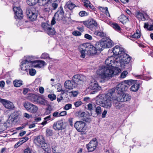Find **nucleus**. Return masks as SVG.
I'll list each match as a JSON object with an SVG mask.
<instances>
[{
    "label": "nucleus",
    "instance_id": "f257e3e1",
    "mask_svg": "<svg viewBox=\"0 0 153 153\" xmlns=\"http://www.w3.org/2000/svg\"><path fill=\"white\" fill-rule=\"evenodd\" d=\"M105 64L108 67L102 66L97 70V74L99 77L103 80H107L111 77L114 74V68L118 67L117 58L113 56L108 57L105 61Z\"/></svg>",
    "mask_w": 153,
    "mask_h": 153
},
{
    "label": "nucleus",
    "instance_id": "f03ea898",
    "mask_svg": "<svg viewBox=\"0 0 153 153\" xmlns=\"http://www.w3.org/2000/svg\"><path fill=\"white\" fill-rule=\"evenodd\" d=\"M114 94V88L108 90L105 95L102 94L97 97L96 101V104L105 108H110L112 105V101L116 99Z\"/></svg>",
    "mask_w": 153,
    "mask_h": 153
},
{
    "label": "nucleus",
    "instance_id": "7ed1b4c3",
    "mask_svg": "<svg viewBox=\"0 0 153 153\" xmlns=\"http://www.w3.org/2000/svg\"><path fill=\"white\" fill-rule=\"evenodd\" d=\"M131 59V57L125 52L117 58L118 66L120 65L122 68H124L126 65L129 64Z\"/></svg>",
    "mask_w": 153,
    "mask_h": 153
},
{
    "label": "nucleus",
    "instance_id": "20e7f679",
    "mask_svg": "<svg viewBox=\"0 0 153 153\" xmlns=\"http://www.w3.org/2000/svg\"><path fill=\"white\" fill-rule=\"evenodd\" d=\"M88 46L87 47L88 49V53L90 55L95 54L97 53V51H102V48H100L98 45H96V43L95 45V46L90 45L88 43H86Z\"/></svg>",
    "mask_w": 153,
    "mask_h": 153
},
{
    "label": "nucleus",
    "instance_id": "39448f33",
    "mask_svg": "<svg viewBox=\"0 0 153 153\" xmlns=\"http://www.w3.org/2000/svg\"><path fill=\"white\" fill-rule=\"evenodd\" d=\"M113 44L112 41L110 39H103L100 42H96V45H99L100 48H108L111 47Z\"/></svg>",
    "mask_w": 153,
    "mask_h": 153
},
{
    "label": "nucleus",
    "instance_id": "423d86ee",
    "mask_svg": "<svg viewBox=\"0 0 153 153\" xmlns=\"http://www.w3.org/2000/svg\"><path fill=\"white\" fill-rule=\"evenodd\" d=\"M23 105L27 111L32 113H36L38 110L37 106L28 102L24 103Z\"/></svg>",
    "mask_w": 153,
    "mask_h": 153
},
{
    "label": "nucleus",
    "instance_id": "0eeeda50",
    "mask_svg": "<svg viewBox=\"0 0 153 153\" xmlns=\"http://www.w3.org/2000/svg\"><path fill=\"white\" fill-rule=\"evenodd\" d=\"M73 80L77 84L79 87H81L84 81L86 80V77L81 74H77L73 77Z\"/></svg>",
    "mask_w": 153,
    "mask_h": 153
},
{
    "label": "nucleus",
    "instance_id": "6e6552de",
    "mask_svg": "<svg viewBox=\"0 0 153 153\" xmlns=\"http://www.w3.org/2000/svg\"><path fill=\"white\" fill-rule=\"evenodd\" d=\"M74 126L77 131L79 132H84L87 129L85 123L82 121L76 122L74 124Z\"/></svg>",
    "mask_w": 153,
    "mask_h": 153
},
{
    "label": "nucleus",
    "instance_id": "1a4fd4ad",
    "mask_svg": "<svg viewBox=\"0 0 153 153\" xmlns=\"http://www.w3.org/2000/svg\"><path fill=\"white\" fill-rule=\"evenodd\" d=\"M11 114L10 115V120L13 122L16 123L20 119L22 113L19 110L11 111Z\"/></svg>",
    "mask_w": 153,
    "mask_h": 153
},
{
    "label": "nucleus",
    "instance_id": "9d476101",
    "mask_svg": "<svg viewBox=\"0 0 153 153\" xmlns=\"http://www.w3.org/2000/svg\"><path fill=\"white\" fill-rule=\"evenodd\" d=\"M20 66L21 70L27 71L28 69L32 67L31 61L28 59L23 60L21 62Z\"/></svg>",
    "mask_w": 153,
    "mask_h": 153
},
{
    "label": "nucleus",
    "instance_id": "9b49d317",
    "mask_svg": "<svg viewBox=\"0 0 153 153\" xmlns=\"http://www.w3.org/2000/svg\"><path fill=\"white\" fill-rule=\"evenodd\" d=\"M13 10L15 15V16L16 19H21L23 18V15L22 11L20 7H17L13 4Z\"/></svg>",
    "mask_w": 153,
    "mask_h": 153
},
{
    "label": "nucleus",
    "instance_id": "f8f14e48",
    "mask_svg": "<svg viewBox=\"0 0 153 153\" xmlns=\"http://www.w3.org/2000/svg\"><path fill=\"white\" fill-rule=\"evenodd\" d=\"M112 51L114 55H118V57L125 52L124 49L120 45L115 46L113 48Z\"/></svg>",
    "mask_w": 153,
    "mask_h": 153
},
{
    "label": "nucleus",
    "instance_id": "ddd939ff",
    "mask_svg": "<svg viewBox=\"0 0 153 153\" xmlns=\"http://www.w3.org/2000/svg\"><path fill=\"white\" fill-rule=\"evenodd\" d=\"M80 22L82 23L86 27L90 29L97 27V22L93 19H91L87 21H81Z\"/></svg>",
    "mask_w": 153,
    "mask_h": 153
},
{
    "label": "nucleus",
    "instance_id": "4468645a",
    "mask_svg": "<svg viewBox=\"0 0 153 153\" xmlns=\"http://www.w3.org/2000/svg\"><path fill=\"white\" fill-rule=\"evenodd\" d=\"M97 145V141L96 139H94L91 140L86 145L87 149L90 152H92L96 149Z\"/></svg>",
    "mask_w": 153,
    "mask_h": 153
},
{
    "label": "nucleus",
    "instance_id": "2eb2a0df",
    "mask_svg": "<svg viewBox=\"0 0 153 153\" xmlns=\"http://www.w3.org/2000/svg\"><path fill=\"white\" fill-rule=\"evenodd\" d=\"M126 84L123 82L119 83L115 89L118 94L122 93L123 91H126L128 89V87L126 85Z\"/></svg>",
    "mask_w": 153,
    "mask_h": 153
},
{
    "label": "nucleus",
    "instance_id": "dca6fc26",
    "mask_svg": "<svg viewBox=\"0 0 153 153\" xmlns=\"http://www.w3.org/2000/svg\"><path fill=\"white\" fill-rule=\"evenodd\" d=\"M64 86L66 89L71 90L76 87H79L76 82L73 80L72 81L68 80L64 83Z\"/></svg>",
    "mask_w": 153,
    "mask_h": 153
},
{
    "label": "nucleus",
    "instance_id": "f3484780",
    "mask_svg": "<svg viewBox=\"0 0 153 153\" xmlns=\"http://www.w3.org/2000/svg\"><path fill=\"white\" fill-rule=\"evenodd\" d=\"M64 17L63 9L62 6H60L59 10L55 14L54 18L56 20L60 21L62 20Z\"/></svg>",
    "mask_w": 153,
    "mask_h": 153
},
{
    "label": "nucleus",
    "instance_id": "a211bd4d",
    "mask_svg": "<svg viewBox=\"0 0 153 153\" xmlns=\"http://www.w3.org/2000/svg\"><path fill=\"white\" fill-rule=\"evenodd\" d=\"M26 14L29 19L31 21H34L37 18V14L33 12L30 9H27Z\"/></svg>",
    "mask_w": 153,
    "mask_h": 153
},
{
    "label": "nucleus",
    "instance_id": "6ab92c4d",
    "mask_svg": "<svg viewBox=\"0 0 153 153\" xmlns=\"http://www.w3.org/2000/svg\"><path fill=\"white\" fill-rule=\"evenodd\" d=\"M101 87L99 85L97 82L95 81H94L93 82H91V85L88 88V89L90 90H93L94 91L91 92V94H94L95 92H97L101 89Z\"/></svg>",
    "mask_w": 153,
    "mask_h": 153
},
{
    "label": "nucleus",
    "instance_id": "aec40b11",
    "mask_svg": "<svg viewBox=\"0 0 153 153\" xmlns=\"http://www.w3.org/2000/svg\"><path fill=\"white\" fill-rule=\"evenodd\" d=\"M32 67L40 68L46 65L45 62L42 60L31 61Z\"/></svg>",
    "mask_w": 153,
    "mask_h": 153
},
{
    "label": "nucleus",
    "instance_id": "412c9836",
    "mask_svg": "<svg viewBox=\"0 0 153 153\" xmlns=\"http://www.w3.org/2000/svg\"><path fill=\"white\" fill-rule=\"evenodd\" d=\"M56 131L60 130L64 128V123L62 120H60L54 123L52 126Z\"/></svg>",
    "mask_w": 153,
    "mask_h": 153
},
{
    "label": "nucleus",
    "instance_id": "4be33fe9",
    "mask_svg": "<svg viewBox=\"0 0 153 153\" xmlns=\"http://www.w3.org/2000/svg\"><path fill=\"white\" fill-rule=\"evenodd\" d=\"M87 47L88 46L86 43L81 45L79 47V49L81 53L80 57L82 58H84L86 54L85 52L87 51L88 52Z\"/></svg>",
    "mask_w": 153,
    "mask_h": 153
},
{
    "label": "nucleus",
    "instance_id": "5701e85b",
    "mask_svg": "<svg viewBox=\"0 0 153 153\" xmlns=\"http://www.w3.org/2000/svg\"><path fill=\"white\" fill-rule=\"evenodd\" d=\"M39 97V96L34 94L29 93L28 94L27 99L33 102H36Z\"/></svg>",
    "mask_w": 153,
    "mask_h": 153
},
{
    "label": "nucleus",
    "instance_id": "b1692460",
    "mask_svg": "<svg viewBox=\"0 0 153 153\" xmlns=\"http://www.w3.org/2000/svg\"><path fill=\"white\" fill-rule=\"evenodd\" d=\"M52 149L53 153H60V148L59 146H57L56 143L53 142L52 143Z\"/></svg>",
    "mask_w": 153,
    "mask_h": 153
},
{
    "label": "nucleus",
    "instance_id": "393cba45",
    "mask_svg": "<svg viewBox=\"0 0 153 153\" xmlns=\"http://www.w3.org/2000/svg\"><path fill=\"white\" fill-rule=\"evenodd\" d=\"M136 16L139 19L142 21H145L146 19V17L147 16L146 14L143 13L139 12H137L135 13Z\"/></svg>",
    "mask_w": 153,
    "mask_h": 153
},
{
    "label": "nucleus",
    "instance_id": "a878e982",
    "mask_svg": "<svg viewBox=\"0 0 153 153\" xmlns=\"http://www.w3.org/2000/svg\"><path fill=\"white\" fill-rule=\"evenodd\" d=\"M0 102L2 104L5 108L10 109V101L0 98Z\"/></svg>",
    "mask_w": 153,
    "mask_h": 153
},
{
    "label": "nucleus",
    "instance_id": "bb28decb",
    "mask_svg": "<svg viewBox=\"0 0 153 153\" xmlns=\"http://www.w3.org/2000/svg\"><path fill=\"white\" fill-rule=\"evenodd\" d=\"M37 143L41 146L45 142V140L44 137L42 135L37 137L35 140Z\"/></svg>",
    "mask_w": 153,
    "mask_h": 153
},
{
    "label": "nucleus",
    "instance_id": "cd10ccee",
    "mask_svg": "<svg viewBox=\"0 0 153 153\" xmlns=\"http://www.w3.org/2000/svg\"><path fill=\"white\" fill-rule=\"evenodd\" d=\"M28 139V138L27 137H25L22 138L19 142H18L14 146L15 148H17L19 146L22 144L23 143L26 142Z\"/></svg>",
    "mask_w": 153,
    "mask_h": 153
},
{
    "label": "nucleus",
    "instance_id": "c85d7f7f",
    "mask_svg": "<svg viewBox=\"0 0 153 153\" xmlns=\"http://www.w3.org/2000/svg\"><path fill=\"white\" fill-rule=\"evenodd\" d=\"M42 149L46 152L50 153L51 152V148L49 144L45 142L41 146Z\"/></svg>",
    "mask_w": 153,
    "mask_h": 153
},
{
    "label": "nucleus",
    "instance_id": "c756f323",
    "mask_svg": "<svg viewBox=\"0 0 153 153\" xmlns=\"http://www.w3.org/2000/svg\"><path fill=\"white\" fill-rule=\"evenodd\" d=\"M118 20L123 24L126 23L128 21V18L124 15H122L118 18Z\"/></svg>",
    "mask_w": 153,
    "mask_h": 153
},
{
    "label": "nucleus",
    "instance_id": "7c9ffc66",
    "mask_svg": "<svg viewBox=\"0 0 153 153\" xmlns=\"http://www.w3.org/2000/svg\"><path fill=\"white\" fill-rule=\"evenodd\" d=\"M124 94L121 93V94H118L117 96L114 97L116 98L115 100H117L118 102H124V99H123V96Z\"/></svg>",
    "mask_w": 153,
    "mask_h": 153
},
{
    "label": "nucleus",
    "instance_id": "2f4dec72",
    "mask_svg": "<svg viewBox=\"0 0 153 153\" xmlns=\"http://www.w3.org/2000/svg\"><path fill=\"white\" fill-rule=\"evenodd\" d=\"M140 87L138 83H136L133 85L130 88V90L131 91L136 92L138 91Z\"/></svg>",
    "mask_w": 153,
    "mask_h": 153
},
{
    "label": "nucleus",
    "instance_id": "473e14b6",
    "mask_svg": "<svg viewBox=\"0 0 153 153\" xmlns=\"http://www.w3.org/2000/svg\"><path fill=\"white\" fill-rule=\"evenodd\" d=\"M14 85L16 87H19L23 84V82L21 80L16 79L13 82Z\"/></svg>",
    "mask_w": 153,
    "mask_h": 153
},
{
    "label": "nucleus",
    "instance_id": "72a5a7b5",
    "mask_svg": "<svg viewBox=\"0 0 153 153\" xmlns=\"http://www.w3.org/2000/svg\"><path fill=\"white\" fill-rule=\"evenodd\" d=\"M54 119V118L52 117L51 115H49L45 117L44 119V121L42 123V124L44 125L47 123V121L49 120H52Z\"/></svg>",
    "mask_w": 153,
    "mask_h": 153
},
{
    "label": "nucleus",
    "instance_id": "f704fd0d",
    "mask_svg": "<svg viewBox=\"0 0 153 153\" xmlns=\"http://www.w3.org/2000/svg\"><path fill=\"white\" fill-rule=\"evenodd\" d=\"M108 24L112 25L113 27L116 30L119 31L120 30L121 28L118 25L117 23H113L111 22H109V23L107 22Z\"/></svg>",
    "mask_w": 153,
    "mask_h": 153
},
{
    "label": "nucleus",
    "instance_id": "c9c22d12",
    "mask_svg": "<svg viewBox=\"0 0 153 153\" xmlns=\"http://www.w3.org/2000/svg\"><path fill=\"white\" fill-rule=\"evenodd\" d=\"M36 103L39 104L44 105L47 104V101L45 100L42 99L39 96Z\"/></svg>",
    "mask_w": 153,
    "mask_h": 153
},
{
    "label": "nucleus",
    "instance_id": "e433bc0d",
    "mask_svg": "<svg viewBox=\"0 0 153 153\" xmlns=\"http://www.w3.org/2000/svg\"><path fill=\"white\" fill-rule=\"evenodd\" d=\"M87 107L88 110L91 111L94 109L96 106L95 104L94 103H90L87 105Z\"/></svg>",
    "mask_w": 153,
    "mask_h": 153
},
{
    "label": "nucleus",
    "instance_id": "4c0bfd02",
    "mask_svg": "<svg viewBox=\"0 0 153 153\" xmlns=\"http://www.w3.org/2000/svg\"><path fill=\"white\" fill-rule=\"evenodd\" d=\"M66 5L67 7L71 10H72L76 7L75 4L72 3L71 1H68L67 2Z\"/></svg>",
    "mask_w": 153,
    "mask_h": 153
},
{
    "label": "nucleus",
    "instance_id": "58836bf2",
    "mask_svg": "<svg viewBox=\"0 0 153 153\" xmlns=\"http://www.w3.org/2000/svg\"><path fill=\"white\" fill-rule=\"evenodd\" d=\"M94 33L95 35L99 36L100 37H104L105 35V33L103 31H100L99 30L95 31Z\"/></svg>",
    "mask_w": 153,
    "mask_h": 153
},
{
    "label": "nucleus",
    "instance_id": "ea45409f",
    "mask_svg": "<svg viewBox=\"0 0 153 153\" xmlns=\"http://www.w3.org/2000/svg\"><path fill=\"white\" fill-rule=\"evenodd\" d=\"M41 26L42 28L46 31L48 30L51 27L50 25L45 23H42V24Z\"/></svg>",
    "mask_w": 153,
    "mask_h": 153
},
{
    "label": "nucleus",
    "instance_id": "a19ab883",
    "mask_svg": "<svg viewBox=\"0 0 153 153\" xmlns=\"http://www.w3.org/2000/svg\"><path fill=\"white\" fill-rule=\"evenodd\" d=\"M27 4L30 6L35 5L37 2V0H26Z\"/></svg>",
    "mask_w": 153,
    "mask_h": 153
},
{
    "label": "nucleus",
    "instance_id": "79ce46f5",
    "mask_svg": "<svg viewBox=\"0 0 153 153\" xmlns=\"http://www.w3.org/2000/svg\"><path fill=\"white\" fill-rule=\"evenodd\" d=\"M37 3L39 5L43 6L48 4L47 0H37Z\"/></svg>",
    "mask_w": 153,
    "mask_h": 153
},
{
    "label": "nucleus",
    "instance_id": "37998d69",
    "mask_svg": "<svg viewBox=\"0 0 153 153\" xmlns=\"http://www.w3.org/2000/svg\"><path fill=\"white\" fill-rule=\"evenodd\" d=\"M123 82L126 84V85L127 86L128 88L129 86L134 83V81L132 79L127 80L124 81Z\"/></svg>",
    "mask_w": 153,
    "mask_h": 153
},
{
    "label": "nucleus",
    "instance_id": "c03bdc74",
    "mask_svg": "<svg viewBox=\"0 0 153 153\" xmlns=\"http://www.w3.org/2000/svg\"><path fill=\"white\" fill-rule=\"evenodd\" d=\"M132 37L134 38L138 39L140 37V33L139 30H137L136 32L132 35Z\"/></svg>",
    "mask_w": 153,
    "mask_h": 153
},
{
    "label": "nucleus",
    "instance_id": "a18cd8bd",
    "mask_svg": "<svg viewBox=\"0 0 153 153\" xmlns=\"http://www.w3.org/2000/svg\"><path fill=\"white\" fill-rule=\"evenodd\" d=\"M46 32L49 35H53L55 33V31L54 28H51V27Z\"/></svg>",
    "mask_w": 153,
    "mask_h": 153
},
{
    "label": "nucleus",
    "instance_id": "49530a36",
    "mask_svg": "<svg viewBox=\"0 0 153 153\" xmlns=\"http://www.w3.org/2000/svg\"><path fill=\"white\" fill-rule=\"evenodd\" d=\"M58 2L56 1H55L52 3L51 5L52 7V8H51L52 10H56L58 7Z\"/></svg>",
    "mask_w": 153,
    "mask_h": 153
},
{
    "label": "nucleus",
    "instance_id": "de8ad7c7",
    "mask_svg": "<svg viewBox=\"0 0 153 153\" xmlns=\"http://www.w3.org/2000/svg\"><path fill=\"white\" fill-rule=\"evenodd\" d=\"M124 96L123 99H124V102L128 101L130 100L131 96L128 94H124Z\"/></svg>",
    "mask_w": 153,
    "mask_h": 153
},
{
    "label": "nucleus",
    "instance_id": "09e8293b",
    "mask_svg": "<svg viewBox=\"0 0 153 153\" xmlns=\"http://www.w3.org/2000/svg\"><path fill=\"white\" fill-rule=\"evenodd\" d=\"M95 111L97 115H100L102 113L101 107L99 106L97 107L95 109Z\"/></svg>",
    "mask_w": 153,
    "mask_h": 153
},
{
    "label": "nucleus",
    "instance_id": "8fccbe9b",
    "mask_svg": "<svg viewBox=\"0 0 153 153\" xmlns=\"http://www.w3.org/2000/svg\"><path fill=\"white\" fill-rule=\"evenodd\" d=\"M48 97L51 101H53L56 99V95L54 94H50L48 95Z\"/></svg>",
    "mask_w": 153,
    "mask_h": 153
},
{
    "label": "nucleus",
    "instance_id": "3c124183",
    "mask_svg": "<svg viewBox=\"0 0 153 153\" xmlns=\"http://www.w3.org/2000/svg\"><path fill=\"white\" fill-rule=\"evenodd\" d=\"M28 70H29V74L31 76H34L36 74V71L35 69L30 68Z\"/></svg>",
    "mask_w": 153,
    "mask_h": 153
},
{
    "label": "nucleus",
    "instance_id": "603ef678",
    "mask_svg": "<svg viewBox=\"0 0 153 153\" xmlns=\"http://www.w3.org/2000/svg\"><path fill=\"white\" fill-rule=\"evenodd\" d=\"M47 7L45 8L44 9V11L46 12H49L51 11L52 10L51 8V5L49 4H46Z\"/></svg>",
    "mask_w": 153,
    "mask_h": 153
},
{
    "label": "nucleus",
    "instance_id": "864d4df0",
    "mask_svg": "<svg viewBox=\"0 0 153 153\" xmlns=\"http://www.w3.org/2000/svg\"><path fill=\"white\" fill-rule=\"evenodd\" d=\"M41 58L43 59H46L48 58H50L49 54L46 53H43L42 54Z\"/></svg>",
    "mask_w": 153,
    "mask_h": 153
},
{
    "label": "nucleus",
    "instance_id": "5fc2aeb1",
    "mask_svg": "<svg viewBox=\"0 0 153 153\" xmlns=\"http://www.w3.org/2000/svg\"><path fill=\"white\" fill-rule=\"evenodd\" d=\"M46 133L47 136H51L53 134V131L50 129H47Z\"/></svg>",
    "mask_w": 153,
    "mask_h": 153
},
{
    "label": "nucleus",
    "instance_id": "6e6d98bb",
    "mask_svg": "<svg viewBox=\"0 0 153 153\" xmlns=\"http://www.w3.org/2000/svg\"><path fill=\"white\" fill-rule=\"evenodd\" d=\"M79 14L81 17H83L88 16V13L85 11H82L79 13Z\"/></svg>",
    "mask_w": 153,
    "mask_h": 153
},
{
    "label": "nucleus",
    "instance_id": "4d7b16f0",
    "mask_svg": "<svg viewBox=\"0 0 153 153\" xmlns=\"http://www.w3.org/2000/svg\"><path fill=\"white\" fill-rule=\"evenodd\" d=\"M78 94V92L77 91H72L70 92L71 96L74 97H76Z\"/></svg>",
    "mask_w": 153,
    "mask_h": 153
},
{
    "label": "nucleus",
    "instance_id": "13d9d810",
    "mask_svg": "<svg viewBox=\"0 0 153 153\" xmlns=\"http://www.w3.org/2000/svg\"><path fill=\"white\" fill-rule=\"evenodd\" d=\"M72 108V105L71 104H66L64 107V109L68 110Z\"/></svg>",
    "mask_w": 153,
    "mask_h": 153
},
{
    "label": "nucleus",
    "instance_id": "bf43d9fd",
    "mask_svg": "<svg viewBox=\"0 0 153 153\" xmlns=\"http://www.w3.org/2000/svg\"><path fill=\"white\" fill-rule=\"evenodd\" d=\"M128 72L126 71H123L121 74L120 76V78H124L126 77V75L128 74Z\"/></svg>",
    "mask_w": 153,
    "mask_h": 153
},
{
    "label": "nucleus",
    "instance_id": "052dcab7",
    "mask_svg": "<svg viewBox=\"0 0 153 153\" xmlns=\"http://www.w3.org/2000/svg\"><path fill=\"white\" fill-rule=\"evenodd\" d=\"M82 104V102L81 101H78L74 102V105L76 107H78Z\"/></svg>",
    "mask_w": 153,
    "mask_h": 153
},
{
    "label": "nucleus",
    "instance_id": "680f3d73",
    "mask_svg": "<svg viewBox=\"0 0 153 153\" xmlns=\"http://www.w3.org/2000/svg\"><path fill=\"white\" fill-rule=\"evenodd\" d=\"M72 33L73 35L76 36H80L81 35V33L77 31H74L72 32Z\"/></svg>",
    "mask_w": 153,
    "mask_h": 153
},
{
    "label": "nucleus",
    "instance_id": "e2e57ef3",
    "mask_svg": "<svg viewBox=\"0 0 153 153\" xmlns=\"http://www.w3.org/2000/svg\"><path fill=\"white\" fill-rule=\"evenodd\" d=\"M122 104L120 103H115L114 107L117 109H120L122 107Z\"/></svg>",
    "mask_w": 153,
    "mask_h": 153
},
{
    "label": "nucleus",
    "instance_id": "0e129e2a",
    "mask_svg": "<svg viewBox=\"0 0 153 153\" xmlns=\"http://www.w3.org/2000/svg\"><path fill=\"white\" fill-rule=\"evenodd\" d=\"M83 1L84 3L85 6L87 8H88V5L91 3L90 1L88 0H83Z\"/></svg>",
    "mask_w": 153,
    "mask_h": 153
},
{
    "label": "nucleus",
    "instance_id": "69168bd1",
    "mask_svg": "<svg viewBox=\"0 0 153 153\" xmlns=\"http://www.w3.org/2000/svg\"><path fill=\"white\" fill-rule=\"evenodd\" d=\"M53 117H60L59 113L57 111H56L54 112L52 114Z\"/></svg>",
    "mask_w": 153,
    "mask_h": 153
},
{
    "label": "nucleus",
    "instance_id": "338daca9",
    "mask_svg": "<svg viewBox=\"0 0 153 153\" xmlns=\"http://www.w3.org/2000/svg\"><path fill=\"white\" fill-rule=\"evenodd\" d=\"M84 37L85 38L90 40H91L92 39L91 36L88 34H85Z\"/></svg>",
    "mask_w": 153,
    "mask_h": 153
},
{
    "label": "nucleus",
    "instance_id": "774afa93",
    "mask_svg": "<svg viewBox=\"0 0 153 153\" xmlns=\"http://www.w3.org/2000/svg\"><path fill=\"white\" fill-rule=\"evenodd\" d=\"M24 153H32L31 150L29 148H27L25 150Z\"/></svg>",
    "mask_w": 153,
    "mask_h": 153
}]
</instances>
